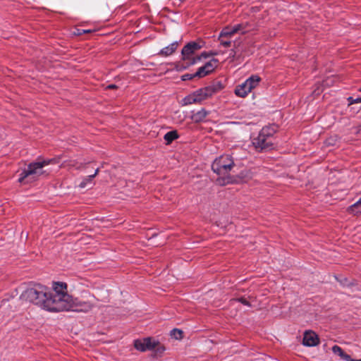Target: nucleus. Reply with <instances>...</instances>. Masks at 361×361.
Returning <instances> with one entry per match:
<instances>
[{"instance_id": "obj_1", "label": "nucleus", "mask_w": 361, "mask_h": 361, "mask_svg": "<svg viewBox=\"0 0 361 361\" xmlns=\"http://www.w3.org/2000/svg\"><path fill=\"white\" fill-rule=\"evenodd\" d=\"M49 288L41 284H35L27 288L20 295V299L25 302L33 303L41 308L51 312Z\"/></svg>"}, {"instance_id": "obj_2", "label": "nucleus", "mask_w": 361, "mask_h": 361, "mask_svg": "<svg viewBox=\"0 0 361 361\" xmlns=\"http://www.w3.org/2000/svg\"><path fill=\"white\" fill-rule=\"evenodd\" d=\"M233 159L229 154H224L216 158L212 164V171L222 178L216 179L217 184L224 185L231 182L229 173L234 167Z\"/></svg>"}, {"instance_id": "obj_3", "label": "nucleus", "mask_w": 361, "mask_h": 361, "mask_svg": "<svg viewBox=\"0 0 361 361\" xmlns=\"http://www.w3.org/2000/svg\"><path fill=\"white\" fill-rule=\"evenodd\" d=\"M276 128L274 126H265L262 128L258 135L252 139V143L255 150L264 152L271 150L275 146L274 135Z\"/></svg>"}, {"instance_id": "obj_4", "label": "nucleus", "mask_w": 361, "mask_h": 361, "mask_svg": "<svg viewBox=\"0 0 361 361\" xmlns=\"http://www.w3.org/2000/svg\"><path fill=\"white\" fill-rule=\"evenodd\" d=\"M53 292L49 290V298L51 312H61L59 308L70 298L67 293V284L64 282H54Z\"/></svg>"}, {"instance_id": "obj_5", "label": "nucleus", "mask_w": 361, "mask_h": 361, "mask_svg": "<svg viewBox=\"0 0 361 361\" xmlns=\"http://www.w3.org/2000/svg\"><path fill=\"white\" fill-rule=\"evenodd\" d=\"M202 45L197 42H190L183 47L181 51V59L185 63L184 68L195 64L202 58L207 59L210 56L216 55V53L202 52L200 55L195 56V53L202 48Z\"/></svg>"}, {"instance_id": "obj_6", "label": "nucleus", "mask_w": 361, "mask_h": 361, "mask_svg": "<svg viewBox=\"0 0 361 361\" xmlns=\"http://www.w3.org/2000/svg\"><path fill=\"white\" fill-rule=\"evenodd\" d=\"M85 298L87 300H81L78 298H73L70 295V298L67 300L63 306H61V312L62 311H75L87 312L94 307L95 297L94 295L85 292Z\"/></svg>"}, {"instance_id": "obj_7", "label": "nucleus", "mask_w": 361, "mask_h": 361, "mask_svg": "<svg viewBox=\"0 0 361 361\" xmlns=\"http://www.w3.org/2000/svg\"><path fill=\"white\" fill-rule=\"evenodd\" d=\"M51 162H53L52 159H48L29 164L27 167L19 174L18 182L22 184H28L35 181L44 173L42 168Z\"/></svg>"}, {"instance_id": "obj_8", "label": "nucleus", "mask_w": 361, "mask_h": 361, "mask_svg": "<svg viewBox=\"0 0 361 361\" xmlns=\"http://www.w3.org/2000/svg\"><path fill=\"white\" fill-rule=\"evenodd\" d=\"M261 78L253 75L248 78L244 82L238 85L235 88V94L240 97H245L254 88L259 85Z\"/></svg>"}, {"instance_id": "obj_9", "label": "nucleus", "mask_w": 361, "mask_h": 361, "mask_svg": "<svg viewBox=\"0 0 361 361\" xmlns=\"http://www.w3.org/2000/svg\"><path fill=\"white\" fill-rule=\"evenodd\" d=\"M155 346L156 341L149 337L142 340L137 339L134 341V347L135 349L142 352L153 350Z\"/></svg>"}, {"instance_id": "obj_10", "label": "nucleus", "mask_w": 361, "mask_h": 361, "mask_svg": "<svg viewBox=\"0 0 361 361\" xmlns=\"http://www.w3.org/2000/svg\"><path fill=\"white\" fill-rule=\"evenodd\" d=\"M219 61L216 59H212L209 61L207 62L203 66L198 68L196 72V75L198 78H203L208 74L211 73L217 67Z\"/></svg>"}, {"instance_id": "obj_11", "label": "nucleus", "mask_w": 361, "mask_h": 361, "mask_svg": "<svg viewBox=\"0 0 361 361\" xmlns=\"http://www.w3.org/2000/svg\"><path fill=\"white\" fill-rule=\"evenodd\" d=\"M215 90L216 89L212 87L207 86L195 91V99H193V102H200L201 101L212 97L214 94H215Z\"/></svg>"}, {"instance_id": "obj_12", "label": "nucleus", "mask_w": 361, "mask_h": 361, "mask_svg": "<svg viewBox=\"0 0 361 361\" xmlns=\"http://www.w3.org/2000/svg\"><path fill=\"white\" fill-rule=\"evenodd\" d=\"M319 343L318 336L312 331H306L303 336L302 344L305 346H315Z\"/></svg>"}, {"instance_id": "obj_13", "label": "nucleus", "mask_w": 361, "mask_h": 361, "mask_svg": "<svg viewBox=\"0 0 361 361\" xmlns=\"http://www.w3.org/2000/svg\"><path fill=\"white\" fill-rule=\"evenodd\" d=\"M240 32L245 34L243 32V25L241 23L235 25L233 26H227L223 29V36H233V35Z\"/></svg>"}, {"instance_id": "obj_14", "label": "nucleus", "mask_w": 361, "mask_h": 361, "mask_svg": "<svg viewBox=\"0 0 361 361\" xmlns=\"http://www.w3.org/2000/svg\"><path fill=\"white\" fill-rule=\"evenodd\" d=\"M191 114L190 118L195 123H200L205 121L206 117L209 114V111L202 108L197 111H192Z\"/></svg>"}, {"instance_id": "obj_15", "label": "nucleus", "mask_w": 361, "mask_h": 361, "mask_svg": "<svg viewBox=\"0 0 361 361\" xmlns=\"http://www.w3.org/2000/svg\"><path fill=\"white\" fill-rule=\"evenodd\" d=\"M178 45L179 44L178 42H173L169 46L161 49L158 53V55L164 57L169 56L176 51Z\"/></svg>"}, {"instance_id": "obj_16", "label": "nucleus", "mask_w": 361, "mask_h": 361, "mask_svg": "<svg viewBox=\"0 0 361 361\" xmlns=\"http://www.w3.org/2000/svg\"><path fill=\"white\" fill-rule=\"evenodd\" d=\"M84 164H83V163H78L75 159H70V160L64 161L61 164V167H64V168L68 167L69 169L75 168L76 169H81L84 167Z\"/></svg>"}, {"instance_id": "obj_17", "label": "nucleus", "mask_w": 361, "mask_h": 361, "mask_svg": "<svg viewBox=\"0 0 361 361\" xmlns=\"http://www.w3.org/2000/svg\"><path fill=\"white\" fill-rule=\"evenodd\" d=\"M332 351L334 354L338 355L341 359L345 361H348L349 360H350V356L346 354L338 345H334L332 347Z\"/></svg>"}, {"instance_id": "obj_18", "label": "nucleus", "mask_w": 361, "mask_h": 361, "mask_svg": "<svg viewBox=\"0 0 361 361\" xmlns=\"http://www.w3.org/2000/svg\"><path fill=\"white\" fill-rule=\"evenodd\" d=\"M164 138L165 141L166 142V144L169 145V144L171 143L173 140L178 138V134L176 130H171V131L166 133L164 135Z\"/></svg>"}, {"instance_id": "obj_19", "label": "nucleus", "mask_w": 361, "mask_h": 361, "mask_svg": "<svg viewBox=\"0 0 361 361\" xmlns=\"http://www.w3.org/2000/svg\"><path fill=\"white\" fill-rule=\"evenodd\" d=\"M348 211L353 214H361V197L355 204L349 207Z\"/></svg>"}, {"instance_id": "obj_20", "label": "nucleus", "mask_w": 361, "mask_h": 361, "mask_svg": "<svg viewBox=\"0 0 361 361\" xmlns=\"http://www.w3.org/2000/svg\"><path fill=\"white\" fill-rule=\"evenodd\" d=\"M223 30L221 31L219 36V40L220 42V44L224 47H228L231 44V41L230 40V38L232 36H223Z\"/></svg>"}, {"instance_id": "obj_21", "label": "nucleus", "mask_w": 361, "mask_h": 361, "mask_svg": "<svg viewBox=\"0 0 361 361\" xmlns=\"http://www.w3.org/2000/svg\"><path fill=\"white\" fill-rule=\"evenodd\" d=\"M153 350H154L156 355L161 356L166 348L163 345L156 341V346Z\"/></svg>"}, {"instance_id": "obj_22", "label": "nucleus", "mask_w": 361, "mask_h": 361, "mask_svg": "<svg viewBox=\"0 0 361 361\" xmlns=\"http://www.w3.org/2000/svg\"><path fill=\"white\" fill-rule=\"evenodd\" d=\"M240 302L242 304H243L244 305H246V306H248V307H251V304L250 303V302H248L243 297L238 298H233V299H231V302Z\"/></svg>"}, {"instance_id": "obj_23", "label": "nucleus", "mask_w": 361, "mask_h": 361, "mask_svg": "<svg viewBox=\"0 0 361 361\" xmlns=\"http://www.w3.org/2000/svg\"><path fill=\"white\" fill-rule=\"evenodd\" d=\"M183 331L178 329H174L171 331V335L176 339H180L182 338Z\"/></svg>"}, {"instance_id": "obj_24", "label": "nucleus", "mask_w": 361, "mask_h": 361, "mask_svg": "<svg viewBox=\"0 0 361 361\" xmlns=\"http://www.w3.org/2000/svg\"><path fill=\"white\" fill-rule=\"evenodd\" d=\"M348 105H352L357 103H361V97L354 99L353 97H349L347 99Z\"/></svg>"}, {"instance_id": "obj_25", "label": "nucleus", "mask_w": 361, "mask_h": 361, "mask_svg": "<svg viewBox=\"0 0 361 361\" xmlns=\"http://www.w3.org/2000/svg\"><path fill=\"white\" fill-rule=\"evenodd\" d=\"M195 77H197V75H196V73L194 74L186 73V74H184L182 75L181 79H182V80L185 81V80H191Z\"/></svg>"}, {"instance_id": "obj_26", "label": "nucleus", "mask_w": 361, "mask_h": 361, "mask_svg": "<svg viewBox=\"0 0 361 361\" xmlns=\"http://www.w3.org/2000/svg\"><path fill=\"white\" fill-rule=\"evenodd\" d=\"M195 99V92L187 97L184 99L185 104H190L192 103H196L197 102H193V99Z\"/></svg>"}, {"instance_id": "obj_27", "label": "nucleus", "mask_w": 361, "mask_h": 361, "mask_svg": "<svg viewBox=\"0 0 361 361\" xmlns=\"http://www.w3.org/2000/svg\"><path fill=\"white\" fill-rule=\"evenodd\" d=\"M210 87H214L215 90V93L220 91L221 90H222L224 88V86L222 85V84L219 82L215 83V84H213L212 85H209Z\"/></svg>"}, {"instance_id": "obj_28", "label": "nucleus", "mask_w": 361, "mask_h": 361, "mask_svg": "<svg viewBox=\"0 0 361 361\" xmlns=\"http://www.w3.org/2000/svg\"><path fill=\"white\" fill-rule=\"evenodd\" d=\"M92 183V181L87 180V177L83 179V180L79 184V187L80 188H85L88 183Z\"/></svg>"}, {"instance_id": "obj_29", "label": "nucleus", "mask_w": 361, "mask_h": 361, "mask_svg": "<svg viewBox=\"0 0 361 361\" xmlns=\"http://www.w3.org/2000/svg\"><path fill=\"white\" fill-rule=\"evenodd\" d=\"M90 32H92L91 30L78 29L77 35H80L82 34L90 33Z\"/></svg>"}, {"instance_id": "obj_30", "label": "nucleus", "mask_w": 361, "mask_h": 361, "mask_svg": "<svg viewBox=\"0 0 361 361\" xmlns=\"http://www.w3.org/2000/svg\"><path fill=\"white\" fill-rule=\"evenodd\" d=\"M99 169H97L94 174L87 177V180L92 181V179L98 174Z\"/></svg>"}, {"instance_id": "obj_31", "label": "nucleus", "mask_w": 361, "mask_h": 361, "mask_svg": "<svg viewBox=\"0 0 361 361\" xmlns=\"http://www.w3.org/2000/svg\"><path fill=\"white\" fill-rule=\"evenodd\" d=\"M241 24H242V25H243V32L245 34L246 32H247L250 30V28H249L250 24H249V23H247V22L243 23Z\"/></svg>"}, {"instance_id": "obj_32", "label": "nucleus", "mask_w": 361, "mask_h": 361, "mask_svg": "<svg viewBox=\"0 0 361 361\" xmlns=\"http://www.w3.org/2000/svg\"><path fill=\"white\" fill-rule=\"evenodd\" d=\"M118 87L116 85L111 84L106 86V89L108 90H114L116 89Z\"/></svg>"}, {"instance_id": "obj_33", "label": "nucleus", "mask_w": 361, "mask_h": 361, "mask_svg": "<svg viewBox=\"0 0 361 361\" xmlns=\"http://www.w3.org/2000/svg\"><path fill=\"white\" fill-rule=\"evenodd\" d=\"M235 55V51L233 49H231V53H230V56H232V57H234Z\"/></svg>"}, {"instance_id": "obj_34", "label": "nucleus", "mask_w": 361, "mask_h": 361, "mask_svg": "<svg viewBox=\"0 0 361 361\" xmlns=\"http://www.w3.org/2000/svg\"><path fill=\"white\" fill-rule=\"evenodd\" d=\"M348 361H361V359L360 360H353L350 357V360H349Z\"/></svg>"}, {"instance_id": "obj_35", "label": "nucleus", "mask_w": 361, "mask_h": 361, "mask_svg": "<svg viewBox=\"0 0 361 361\" xmlns=\"http://www.w3.org/2000/svg\"><path fill=\"white\" fill-rule=\"evenodd\" d=\"M358 92H361V87L358 88Z\"/></svg>"}, {"instance_id": "obj_36", "label": "nucleus", "mask_w": 361, "mask_h": 361, "mask_svg": "<svg viewBox=\"0 0 361 361\" xmlns=\"http://www.w3.org/2000/svg\"><path fill=\"white\" fill-rule=\"evenodd\" d=\"M326 142H327L328 144H331V142H329V140H326Z\"/></svg>"}]
</instances>
